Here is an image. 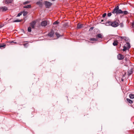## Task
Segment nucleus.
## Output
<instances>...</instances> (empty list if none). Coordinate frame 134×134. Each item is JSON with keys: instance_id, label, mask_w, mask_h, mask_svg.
<instances>
[{"instance_id": "nucleus-17", "label": "nucleus", "mask_w": 134, "mask_h": 134, "mask_svg": "<svg viewBox=\"0 0 134 134\" xmlns=\"http://www.w3.org/2000/svg\"><path fill=\"white\" fill-rule=\"evenodd\" d=\"M5 46L6 45L4 43H2L0 44V48L3 47L5 48Z\"/></svg>"}, {"instance_id": "nucleus-1", "label": "nucleus", "mask_w": 134, "mask_h": 134, "mask_svg": "<svg viewBox=\"0 0 134 134\" xmlns=\"http://www.w3.org/2000/svg\"><path fill=\"white\" fill-rule=\"evenodd\" d=\"M112 13L113 14L115 13L117 15L120 14H124V15H126L129 13L126 10L122 11L121 9H119V5H117L113 9L112 12Z\"/></svg>"}, {"instance_id": "nucleus-13", "label": "nucleus", "mask_w": 134, "mask_h": 134, "mask_svg": "<svg viewBox=\"0 0 134 134\" xmlns=\"http://www.w3.org/2000/svg\"><path fill=\"white\" fill-rule=\"evenodd\" d=\"M133 69H131L129 70L128 71V74L129 75L131 74L133 72Z\"/></svg>"}, {"instance_id": "nucleus-29", "label": "nucleus", "mask_w": 134, "mask_h": 134, "mask_svg": "<svg viewBox=\"0 0 134 134\" xmlns=\"http://www.w3.org/2000/svg\"><path fill=\"white\" fill-rule=\"evenodd\" d=\"M22 13L21 12H20L18 14L17 16H18V17L20 16V15H22Z\"/></svg>"}, {"instance_id": "nucleus-4", "label": "nucleus", "mask_w": 134, "mask_h": 134, "mask_svg": "<svg viewBox=\"0 0 134 134\" xmlns=\"http://www.w3.org/2000/svg\"><path fill=\"white\" fill-rule=\"evenodd\" d=\"M8 10V8L5 6L1 7H0V11L4 12Z\"/></svg>"}, {"instance_id": "nucleus-25", "label": "nucleus", "mask_w": 134, "mask_h": 134, "mask_svg": "<svg viewBox=\"0 0 134 134\" xmlns=\"http://www.w3.org/2000/svg\"><path fill=\"white\" fill-rule=\"evenodd\" d=\"M59 23V22L58 21H55L53 23V25H57Z\"/></svg>"}, {"instance_id": "nucleus-26", "label": "nucleus", "mask_w": 134, "mask_h": 134, "mask_svg": "<svg viewBox=\"0 0 134 134\" xmlns=\"http://www.w3.org/2000/svg\"><path fill=\"white\" fill-rule=\"evenodd\" d=\"M21 21V20H15L13 21V22H19Z\"/></svg>"}, {"instance_id": "nucleus-23", "label": "nucleus", "mask_w": 134, "mask_h": 134, "mask_svg": "<svg viewBox=\"0 0 134 134\" xmlns=\"http://www.w3.org/2000/svg\"><path fill=\"white\" fill-rule=\"evenodd\" d=\"M55 34L56 35L58 38L60 36V35L57 32H56Z\"/></svg>"}, {"instance_id": "nucleus-5", "label": "nucleus", "mask_w": 134, "mask_h": 134, "mask_svg": "<svg viewBox=\"0 0 134 134\" xmlns=\"http://www.w3.org/2000/svg\"><path fill=\"white\" fill-rule=\"evenodd\" d=\"M117 58L119 60H121L123 59L124 58V55L121 54H119L117 56Z\"/></svg>"}, {"instance_id": "nucleus-31", "label": "nucleus", "mask_w": 134, "mask_h": 134, "mask_svg": "<svg viewBox=\"0 0 134 134\" xmlns=\"http://www.w3.org/2000/svg\"><path fill=\"white\" fill-rule=\"evenodd\" d=\"M9 43H13L15 44L17 43L16 42H14L13 41H10V42H9Z\"/></svg>"}, {"instance_id": "nucleus-14", "label": "nucleus", "mask_w": 134, "mask_h": 134, "mask_svg": "<svg viewBox=\"0 0 134 134\" xmlns=\"http://www.w3.org/2000/svg\"><path fill=\"white\" fill-rule=\"evenodd\" d=\"M31 7V5H26L24 6V8H30Z\"/></svg>"}, {"instance_id": "nucleus-34", "label": "nucleus", "mask_w": 134, "mask_h": 134, "mask_svg": "<svg viewBox=\"0 0 134 134\" xmlns=\"http://www.w3.org/2000/svg\"><path fill=\"white\" fill-rule=\"evenodd\" d=\"M29 3V1H26L24 3V4H26Z\"/></svg>"}, {"instance_id": "nucleus-6", "label": "nucleus", "mask_w": 134, "mask_h": 134, "mask_svg": "<svg viewBox=\"0 0 134 134\" xmlns=\"http://www.w3.org/2000/svg\"><path fill=\"white\" fill-rule=\"evenodd\" d=\"M47 22L45 20L42 21L41 23V25L42 26H45L47 25Z\"/></svg>"}, {"instance_id": "nucleus-8", "label": "nucleus", "mask_w": 134, "mask_h": 134, "mask_svg": "<svg viewBox=\"0 0 134 134\" xmlns=\"http://www.w3.org/2000/svg\"><path fill=\"white\" fill-rule=\"evenodd\" d=\"M36 25V22L35 21H33L30 23V25L32 28H34L35 26Z\"/></svg>"}, {"instance_id": "nucleus-39", "label": "nucleus", "mask_w": 134, "mask_h": 134, "mask_svg": "<svg viewBox=\"0 0 134 134\" xmlns=\"http://www.w3.org/2000/svg\"><path fill=\"white\" fill-rule=\"evenodd\" d=\"M2 27L0 25V28H1Z\"/></svg>"}, {"instance_id": "nucleus-24", "label": "nucleus", "mask_w": 134, "mask_h": 134, "mask_svg": "<svg viewBox=\"0 0 134 134\" xmlns=\"http://www.w3.org/2000/svg\"><path fill=\"white\" fill-rule=\"evenodd\" d=\"M123 48H124L122 49V50L123 51H125L127 49V48L125 46H124L123 47Z\"/></svg>"}, {"instance_id": "nucleus-32", "label": "nucleus", "mask_w": 134, "mask_h": 134, "mask_svg": "<svg viewBox=\"0 0 134 134\" xmlns=\"http://www.w3.org/2000/svg\"><path fill=\"white\" fill-rule=\"evenodd\" d=\"M120 37L121 39H126L127 38L126 37Z\"/></svg>"}, {"instance_id": "nucleus-36", "label": "nucleus", "mask_w": 134, "mask_h": 134, "mask_svg": "<svg viewBox=\"0 0 134 134\" xmlns=\"http://www.w3.org/2000/svg\"><path fill=\"white\" fill-rule=\"evenodd\" d=\"M106 15V14L105 13H104L102 15V17L103 18Z\"/></svg>"}, {"instance_id": "nucleus-20", "label": "nucleus", "mask_w": 134, "mask_h": 134, "mask_svg": "<svg viewBox=\"0 0 134 134\" xmlns=\"http://www.w3.org/2000/svg\"><path fill=\"white\" fill-rule=\"evenodd\" d=\"M127 46L129 49L131 47L130 44L129 42L126 43Z\"/></svg>"}, {"instance_id": "nucleus-21", "label": "nucleus", "mask_w": 134, "mask_h": 134, "mask_svg": "<svg viewBox=\"0 0 134 134\" xmlns=\"http://www.w3.org/2000/svg\"><path fill=\"white\" fill-rule=\"evenodd\" d=\"M111 23L109 21L108 22L106 23H105V25L107 26L109 25H111Z\"/></svg>"}, {"instance_id": "nucleus-2", "label": "nucleus", "mask_w": 134, "mask_h": 134, "mask_svg": "<svg viewBox=\"0 0 134 134\" xmlns=\"http://www.w3.org/2000/svg\"><path fill=\"white\" fill-rule=\"evenodd\" d=\"M119 20H117L111 23V25L113 27H116L119 26Z\"/></svg>"}, {"instance_id": "nucleus-9", "label": "nucleus", "mask_w": 134, "mask_h": 134, "mask_svg": "<svg viewBox=\"0 0 134 134\" xmlns=\"http://www.w3.org/2000/svg\"><path fill=\"white\" fill-rule=\"evenodd\" d=\"M103 37V35L101 34H98L96 35V37L98 38H102Z\"/></svg>"}, {"instance_id": "nucleus-35", "label": "nucleus", "mask_w": 134, "mask_h": 134, "mask_svg": "<svg viewBox=\"0 0 134 134\" xmlns=\"http://www.w3.org/2000/svg\"><path fill=\"white\" fill-rule=\"evenodd\" d=\"M94 27H91L89 31H91L92 30H93L94 29Z\"/></svg>"}, {"instance_id": "nucleus-22", "label": "nucleus", "mask_w": 134, "mask_h": 134, "mask_svg": "<svg viewBox=\"0 0 134 134\" xmlns=\"http://www.w3.org/2000/svg\"><path fill=\"white\" fill-rule=\"evenodd\" d=\"M111 23L109 21L108 22L106 23H105V25L107 26L109 25H111Z\"/></svg>"}, {"instance_id": "nucleus-42", "label": "nucleus", "mask_w": 134, "mask_h": 134, "mask_svg": "<svg viewBox=\"0 0 134 134\" xmlns=\"http://www.w3.org/2000/svg\"><path fill=\"white\" fill-rule=\"evenodd\" d=\"M91 43H93V42H91Z\"/></svg>"}, {"instance_id": "nucleus-41", "label": "nucleus", "mask_w": 134, "mask_h": 134, "mask_svg": "<svg viewBox=\"0 0 134 134\" xmlns=\"http://www.w3.org/2000/svg\"><path fill=\"white\" fill-rule=\"evenodd\" d=\"M65 24L66 25H67V24Z\"/></svg>"}, {"instance_id": "nucleus-27", "label": "nucleus", "mask_w": 134, "mask_h": 134, "mask_svg": "<svg viewBox=\"0 0 134 134\" xmlns=\"http://www.w3.org/2000/svg\"><path fill=\"white\" fill-rule=\"evenodd\" d=\"M31 27H28L27 29L28 31L29 32H31Z\"/></svg>"}, {"instance_id": "nucleus-33", "label": "nucleus", "mask_w": 134, "mask_h": 134, "mask_svg": "<svg viewBox=\"0 0 134 134\" xmlns=\"http://www.w3.org/2000/svg\"><path fill=\"white\" fill-rule=\"evenodd\" d=\"M27 43H25L24 44V46L26 48L27 46Z\"/></svg>"}, {"instance_id": "nucleus-3", "label": "nucleus", "mask_w": 134, "mask_h": 134, "mask_svg": "<svg viewBox=\"0 0 134 134\" xmlns=\"http://www.w3.org/2000/svg\"><path fill=\"white\" fill-rule=\"evenodd\" d=\"M44 2L45 6L47 8H49L52 5V3L46 1Z\"/></svg>"}, {"instance_id": "nucleus-12", "label": "nucleus", "mask_w": 134, "mask_h": 134, "mask_svg": "<svg viewBox=\"0 0 134 134\" xmlns=\"http://www.w3.org/2000/svg\"><path fill=\"white\" fill-rule=\"evenodd\" d=\"M36 4L38 5L40 7H42V3L40 1L37 2H36Z\"/></svg>"}, {"instance_id": "nucleus-18", "label": "nucleus", "mask_w": 134, "mask_h": 134, "mask_svg": "<svg viewBox=\"0 0 134 134\" xmlns=\"http://www.w3.org/2000/svg\"><path fill=\"white\" fill-rule=\"evenodd\" d=\"M117 41H115L113 43V45L114 46H116L118 45Z\"/></svg>"}, {"instance_id": "nucleus-28", "label": "nucleus", "mask_w": 134, "mask_h": 134, "mask_svg": "<svg viewBox=\"0 0 134 134\" xmlns=\"http://www.w3.org/2000/svg\"><path fill=\"white\" fill-rule=\"evenodd\" d=\"M23 15L24 16H26L27 13V12H23Z\"/></svg>"}, {"instance_id": "nucleus-40", "label": "nucleus", "mask_w": 134, "mask_h": 134, "mask_svg": "<svg viewBox=\"0 0 134 134\" xmlns=\"http://www.w3.org/2000/svg\"><path fill=\"white\" fill-rule=\"evenodd\" d=\"M52 0V1H54L55 0Z\"/></svg>"}, {"instance_id": "nucleus-38", "label": "nucleus", "mask_w": 134, "mask_h": 134, "mask_svg": "<svg viewBox=\"0 0 134 134\" xmlns=\"http://www.w3.org/2000/svg\"><path fill=\"white\" fill-rule=\"evenodd\" d=\"M103 21H104V20H103V19H102L101 20V22H103Z\"/></svg>"}, {"instance_id": "nucleus-30", "label": "nucleus", "mask_w": 134, "mask_h": 134, "mask_svg": "<svg viewBox=\"0 0 134 134\" xmlns=\"http://www.w3.org/2000/svg\"><path fill=\"white\" fill-rule=\"evenodd\" d=\"M111 12L107 14V15L108 16L110 17L111 15Z\"/></svg>"}, {"instance_id": "nucleus-15", "label": "nucleus", "mask_w": 134, "mask_h": 134, "mask_svg": "<svg viewBox=\"0 0 134 134\" xmlns=\"http://www.w3.org/2000/svg\"><path fill=\"white\" fill-rule=\"evenodd\" d=\"M90 40L91 41H98V39L97 38H90Z\"/></svg>"}, {"instance_id": "nucleus-11", "label": "nucleus", "mask_w": 134, "mask_h": 134, "mask_svg": "<svg viewBox=\"0 0 134 134\" xmlns=\"http://www.w3.org/2000/svg\"><path fill=\"white\" fill-rule=\"evenodd\" d=\"M13 1V0H5V2L6 4H9L11 3Z\"/></svg>"}, {"instance_id": "nucleus-19", "label": "nucleus", "mask_w": 134, "mask_h": 134, "mask_svg": "<svg viewBox=\"0 0 134 134\" xmlns=\"http://www.w3.org/2000/svg\"><path fill=\"white\" fill-rule=\"evenodd\" d=\"M127 100L130 104H131L133 103L132 101L129 98H127L126 99Z\"/></svg>"}, {"instance_id": "nucleus-37", "label": "nucleus", "mask_w": 134, "mask_h": 134, "mask_svg": "<svg viewBox=\"0 0 134 134\" xmlns=\"http://www.w3.org/2000/svg\"><path fill=\"white\" fill-rule=\"evenodd\" d=\"M134 25V22H133V23H132V27H133Z\"/></svg>"}, {"instance_id": "nucleus-7", "label": "nucleus", "mask_w": 134, "mask_h": 134, "mask_svg": "<svg viewBox=\"0 0 134 134\" xmlns=\"http://www.w3.org/2000/svg\"><path fill=\"white\" fill-rule=\"evenodd\" d=\"M83 24L79 23L77 24V28L78 29H80L83 27Z\"/></svg>"}, {"instance_id": "nucleus-10", "label": "nucleus", "mask_w": 134, "mask_h": 134, "mask_svg": "<svg viewBox=\"0 0 134 134\" xmlns=\"http://www.w3.org/2000/svg\"><path fill=\"white\" fill-rule=\"evenodd\" d=\"M54 34V31H52L48 34V36L50 37H52L53 36Z\"/></svg>"}, {"instance_id": "nucleus-16", "label": "nucleus", "mask_w": 134, "mask_h": 134, "mask_svg": "<svg viewBox=\"0 0 134 134\" xmlns=\"http://www.w3.org/2000/svg\"><path fill=\"white\" fill-rule=\"evenodd\" d=\"M130 98L131 99H133L134 98V94H130L129 95Z\"/></svg>"}]
</instances>
